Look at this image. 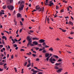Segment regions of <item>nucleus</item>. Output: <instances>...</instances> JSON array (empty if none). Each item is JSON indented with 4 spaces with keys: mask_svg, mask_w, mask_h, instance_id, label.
Instances as JSON below:
<instances>
[{
    "mask_svg": "<svg viewBox=\"0 0 74 74\" xmlns=\"http://www.w3.org/2000/svg\"><path fill=\"white\" fill-rule=\"evenodd\" d=\"M21 16V15L20 14H17V16L18 18H19V17H20Z\"/></svg>",
    "mask_w": 74,
    "mask_h": 74,
    "instance_id": "2eb2a0df",
    "label": "nucleus"
},
{
    "mask_svg": "<svg viewBox=\"0 0 74 74\" xmlns=\"http://www.w3.org/2000/svg\"><path fill=\"white\" fill-rule=\"evenodd\" d=\"M38 45L39 47H40V46H41V44H38Z\"/></svg>",
    "mask_w": 74,
    "mask_h": 74,
    "instance_id": "052dcab7",
    "label": "nucleus"
},
{
    "mask_svg": "<svg viewBox=\"0 0 74 74\" xmlns=\"http://www.w3.org/2000/svg\"><path fill=\"white\" fill-rule=\"evenodd\" d=\"M62 62V60L61 59H59L57 61V62Z\"/></svg>",
    "mask_w": 74,
    "mask_h": 74,
    "instance_id": "bb28decb",
    "label": "nucleus"
},
{
    "mask_svg": "<svg viewBox=\"0 0 74 74\" xmlns=\"http://www.w3.org/2000/svg\"><path fill=\"white\" fill-rule=\"evenodd\" d=\"M14 69L15 70V72H17V69H16V68H14Z\"/></svg>",
    "mask_w": 74,
    "mask_h": 74,
    "instance_id": "f704fd0d",
    "label": "nucleus"
},
{
    "mask_svg": "<svg viewBox=\"0 0 74 74\" xmlns=\"http://www.w3.org/2000/svg\"><path fill=\"white\" fill-rule=\"evenodd\" d=\"M29 32L30 33H33V32H34V31H32V30H30L29 31Z\"/></svg>",
    "mask_w": 74,
    "mask_h": 74,
    "instance_id": "4c0bfd02",
    "label": "nucleus"
},
{
    "mask_svg": "<svg viewBox=\"0 0 74 74\" xmlns=\"http://www.w3.org/2000/svg\"><path fill=\"white\" fill-rule=\"evenodd\" d=\"M14 58V55L12 54V56H11V58L12 59Z\"/></svg>",
    "mask_w": 74,
    "mask_h": 74,
    "instance_id": "c9c22d12",
    "label": "nucleus"
},
{
    "mask_svg": "<svg viewBox=\"0 0 74 74\" xmlns=\"http://www.w3.org/2000/svg\"><path fill=\"white\" fill-rule=\"evenodd\" d=\"M62 69H60L58 70H57V73H60V72H62Z\"/></svg>",
    "mask_w": 74,
    "mask_h": 74,
    "instance_id": "0eeeda50",
    "label": "nucleus"
},
{
    "mask_svg": "<svg viewBox=\"0 0 74 74\" xmlns=\"http://www.w3.org/2000/svg\"><path fill=\"white\" fill-rule=\"evenodd\" d=\"M36 61H39L40 60V59L39 58H37L36 60Z\"/></svg>",
    "mask_w": 74,
    "mask_h": 74,
    "instance_id": "de8ad7c7",
    "label": "nucleus"
},
{
    "mask_svg": "<svg viewBox=\"0 0 74 74\" xmlns=\"http://www.w3.org/2000/svg\"><path fill=\"white\" fill-rule=\"evenodd\" d=\"M71 34H74V32H72L70 33Z\"/></svg>",
    "mask_w": 74,
    "mask_h": 74,
    "instance_id": "774afa93",
    "label": "nucleus"
},
{
    "mask_svg": "<svg viewBox=\"0 0 74 74\" xmlns=\"http://www.w3.org/2000/svg\"><path fill=\"white\" fill-rule=\"evenodd\" d=\"M49 53H46L45 54V56L46 58L48 57V56H49Z\"/></svg>",
    "mask_w": 74,
    "mask_h": 74,
    "instance_id": "9d476101",
    "label": "nucleus"
},
{
    "mask_svg": "<svg viewBox=\"0 0 74 74\" xmlns=\"http://www.w3.org/2000/svg\"><path fill=\"white\" fill-rule=\"evenodd\" d=\"M47 22H49V17L47 18Z\"/></svg>",
    "mask_w": 74,
    "mask_h": 74,
    "instance_id": "72a5a7b5",
    "label": "nucleus"
},
{
    "mask_svg": "<svg viewBox=\"0 0 74 74\" xmlns=\"http://www.w3.org/2000/svg\"><path fill=\"white\" fill-rule=\"evenodd\" d=\"M45 45H46V44H45V43L43 42V46H45Z\"/></svg>",
    "mask_w": 74,
    "mask_h": 74,
    "instance_id": "c03bdc74",
    "label": "nucleus"
},
{
    "mask_svg": "<svg viewBox=\"0 0 74 74\" xmlns=\"http://www.w3.org/2000/svg\"><path fill=\"white\" fill-rule=\"evenodd\" d=\"M45 48H48V47H49V46L46 45L45 46Z\"/></svg>",
    "mask_w": 74,
    "mask_h": 74,
    "instance_id": "3c124183",
    "label": "nucleus"
},
{
    "mask_svg": "<svg viewBox=\"0 0 74 74\" xmlns=\"http://www.w3.org/2000/svg\"><path fill=\"white\" fill-rule=\"evenodd\" d=\"M46 3H48V0H46Z\"/></svg>",
    "mask_w": 74,
    "mask_h": 74,
    "instance_id": "e2e57ef3",
    "label": "nucleus"
},
{
    "mask_svg": "<svg viewBox=\"0 0 74 74\" xmlns=\"http://www.w3.org/2000/svg\"><path fill=\"white\" fill-rule=\"evenodd\" d=\"M42 52L43 53H46L47 51L45 50H44Z\"/></svg>",
    "mask_w": 74,
    "mask_h": 74,
    "instance_id": "cd10ccee",
    "label": "nucleus"
},
{
    "mask_svg": "<svg viewBox=\"0 0 74 74\" xmlns=\"http://www.w3.org/2000/svg\"><path fill=\"white\" fill-rule=\"evenodd\" d=\"M24 3L25 2L24 1H22L21 2L19 8V11L20 12H21L22 10H23V7H24V5L22 4V3Z\"/></svg>",
    "mask_w": 74,
    "mask_h": 74,
    "instance_id": "7ed1b4c3",
    "label": "nucleus"
},
{
    "mask_svg": "<svg viewBox=\"0 0 74 74\" xmlns=\"http://www.w3.org/2000/svg\"><path fill=\"white\" fill-rule=\"evenodd\" d=\"M14 22L15 23L14 25H17V22L16 21V19H14Z\"/></svg>",
    "mask_w": 74,
    "mask_h": 74,
    "instance_id": "1a4fd4ad",
    "label": "nucleus"
},
{
    "mask_svg": "<svg viewBox=\"0 0 74 74\" xmlns=\"http://www.w3.org/2000/svg\"><path fill=\"white\" fill-rule=\"evenodd\" d=\"M22 29H21L19 30L20 33H21L22 32Z\"/></svg>",
    "mask_w": 74,
    "mask_h": 74,
    "instance_id": "37998d69",
    "label": "nucleus"
},
{
    "mask_svg": "<svg viewBox=\"0 0 74 74\" xmlns=\"http://www.w3.org/2000/svg\"><path fill=\"white\" fill-rule=\"evenodd\" d=\"M59 7H58V5H57L56 8V10H58V9H59Z\"/></svg>",
    "mask_w": 74,
    "mask_h": 74,
    "instance_id": "a19ab883",
    "label": "nucleus"
},
{
    "mask_svg": "<svg viewBox=\"0 0 74 74\" xmlns=\"http://www.w3.org/2000/svg\"><path fill=\"white\" fill-rule=\"evenodd\" d=\"M36 9L38 10L39 12L42 11V12H44V8L42 7L41 8L40 7H39V5H37L36 6Z\"/></svg>",
    "mask_w": 74,
    "mask_h": 74,
    "instance_id": "f257e3e1",
    "label": "nucleus"
},
{
    "mask_svg": "<svg viewBox=\"0 0 74 74\" xmlns=\"http://www.w3.org/2000/svg\"><path fill=\"white\" fill-rule=\"evenodd\" d=\"M12 40L13 42L12 44H15V40H13V39L12 38Z\"/></svg>",
    "mask_w": 74,
    "mask_h": 74,
    "instance_id": "4468645a",
    "label": "nucleus"
},
{
    "mask_svg": "<svg viewBox=\"0 0 74 74\" xmlns=\"http://www.w3.org/2000/svg\"><path fill=\"white\" fill-rule=\"evenodd\" d=\"M6 37V36H2V38H3V39H4Z\"/></svg>",
    "mask_w": 74,
    "mask_h": 74,
    "instance_id": "a18cd8bd",
    "label": "nucleus"
},
{
    "mask_svg": "<svg viewBox=\"0 0 74 74\" xmlns=\"http://www.w3.org/2000/svg\"><path fill=\"white\" fill-rule=\"evenodd\" d=\"M27 62H26L24 64V66H26V65L27 64Z\"/></svg>",
    "mask_w": 74,
    "mask_h": 74,
    "instance_id": "7c9ffc66",
    "label": "nucleus"
},
{
    "mask_svg": "<svg viewBox=\"0 0 74 74\" xmlns=\"http://www.w3.org/2000/svg\"><path fill=\"white\" fill-rule=\"evenodd\" d=\"M32 56H34V57H35L36 56V55L34 54H33Z\"/></svg>",
    "mask_w": 74,
    "mask_h": 74,
    "instance_id": "49530a36",
    "label": "nucleus"
},
{
    "mask_svg": "<svg viewBox=\"0 0 74 74\" xmlns=\"http://www.w3.org/2000/svg\"><path fill=\"white\" fill-rule=\"evenodd\" d=\"M33 53H36V51H33Z\"/></svg>",
    "mask_w": 74,
    "mask_h": 74,
    "instance_id": "bf43d9fd",
    "label": "nucleus"
},
{
    "mask_svg": "<svg viewBox=\"0 0 74 74\" xmlns=\"http://www.w3.org/2000/svg\"><path fill=\"white\" fill-rule=\"evenodd\" d=\"M24 73V72L23 71V69H22V72H21V73Z\"/></svg>",
    "mask_w": 74,
    "mask_h": 74,
    "instance_id": "603ef678",
    "label": "nucleus"
},
{
    "mask_svg": "<svg viewBox=\"0 0 74 74\" xmlns=\"http://www.w3.org/2000/svg\"><path fill=\"white\" fill-rule=\"evenodd\" d=\"M15 12H16L15 10H14L13 12V14H14V15H15Z\"/></svg>",
    "mask_w": 74,
    "mask_h": 74,
    "instance_id": "4d7b16f0",
    "label": "nucleus"
},
{
    "mask_svg": "<svg viewBox=\"0 0 74 74\" xmlns=\"http://www.w3.org/2000/svg\"><path fill=\"white\" fill-rule=\"evenodd\" d=\"M52 61H53L54 62H55V61H56V60L54 58H53L52 60Z\"/></svg>",
    "mask_w": 74,
    "mask_h": 74,
    "instance_id": "09e8293b",
    "label": "nucleus"
},
{
    "mask_svg": "<svg viewBox=\"0 0 74 74\" xmlns=\"http://www.w3.org/2000/svg\"><path fill=\"white\" fill-rule=\"evenodd\" d=\"M2 43L3 44H4V40L2 39Z\"/></svg>",
    "mask_w": 74,
    "mask_h": 74,
    "instance_id": "c756f323",
    "label": "nucleus"
},
{
    "mask_svg": "<svg viewBox=\"0 0 74 74\" xmlns=\"http://www.w3.org/2000/svg\"><path fill=\"white\" fill-rule=\"evenodd\" d=\"M39 48H40L39 47H35V49H36V50H38Z\"/></svg>",
    "mask_w": 74,
    "mask_h": 74,
    "instance_id": "473e14b6",
    "label": "nucleus"
},
{
    "mask_svg": "<svg viewBox=\"0 0 74 74\" xmlns=\"http://www.w3.org/2000/svg\"><path fill=\"white\" fill-rule=\"evenodd\" d=\"M68 24H69V25H73V23H72L71 21H69L68 23Z\"/></svg>",
    "mask_w": 74,
    "mask_h": 74,
    "instance_id": "9b49d317",
    "label": "nucleus"
},
{
    "mask_svg": "<svg viewBox=\"0 0 74 74\" xmlns=\"http://www.w3.org/2000/svg\"><path fill=\"white\" fill-rule=\"evenodd\" d=\"M27 40L29 41L27 44V47H29L30 46V44L32 42V38H30V37L29 36H28L27 37Z\"/></svg>",
    "mask_w": 74,
    "mask_h": 74,
    "instance_id": "f03ea898",
    "label": "nucleus"
},
{
    "mask_svg": "<svg viewBox=\"0 0 74 74\" xmlns=\"http://www.w3.org/2000/svg\"><path fill=\"white\" fill-rule=\"evenodd\" d=\"M0 47H3V45H0Z\"/></svg>",
    "mask_w": 74,
    "mask_h": 74,
    "instance_id": "680f3d73",
    "label": "nucleus"
},
{
    "mask_svg": "<svg viewBox=\"0 0 74 74\" xmlns=\"http://www.w3.org/2000/svg\"><path fill=\"white\" fill-rule=\"evenodd\" d=\"M37 71H38L36 70L34 71H33V73H37Z\"/></svg>",
    "mask_w": 74,
    "mask_h": 74,
    "instance_id": "393cba45",
    "label": "nucleus"
},
{
    "mask_svg": "<svg viewBox=\"0 0 74 74\" xmlns=\"http://www.w3.org/2000/svg\"><path fill=\"white\" fill-rule=\"evenodd\" d=\"M61 64V63L60 62L59 63H56V66H58V65H60V64Z\"/></svg>",
    "mask_w": 74,
    "mask_h": 74,
    "instance_id": "dca6fc26",
    "label": "nucleus"
},
{
    "mask_svg": "<svg viewBox=\"0 0 74 74\" xmlns=\"http://www.w3.org/2000/svg\"><path fill=\"white\" fill-rule=\"evenodd\" d=\"M33 44L34 45H38V42L36 41H34L33 42Z\"/></svg>",
    "mask_w": 74,
    "mask_h": 74,
    "instance_id": "423d86ee",
    "label": "nucleus"
},
{
    "mask_svg": "<svg viewBox=\"0 0 74 74\" xmlns=\"http://www.w3.org/2000/svg\"><path fill=\"white\" fill-rule=\"evenodd\" d=\"M34 69H37V70H38V68L37 67L34 66Z\"/></svg>",
    "mask_w": 74,
    "mask_h": 74,
    "instance_id": "79ce46f5",
    "label": "nucleus"
},
{
    "mask_svg": "<svg viewBox=\"0 0 74 74\" xmlns=\"http://www.w3.org/2000/svg\"><path fill=\"white\" fill-rule=\"evenodd\" d=\"M38 74H42V72H39L38 73Z\"/></svg>",
    "mask_w": 74,
    "mask_h": 74,
    "instance_id": "338daca9",
    "label": "nucleus"
},
{
    "mask_svg": "<svg viewBox=\"0 0 74 74\" xmlns=\"http://www.w3.org/2000/svg\"><path fill=\"white\" fill-rule=\"evenodd\" d=\"M4 64V63H3L2 62H0V65H3Z\"/></svg>",
    "mask_w": 74,
    "mask_h": 74,
    "instance_id": "a878e982",
    "label": "nucleus"
},
{
    "mask_svg": "<svg viewBox=\"0 0 74 74\" xmlns=\"http://www.w3.org/2000/svg\"><path fill=\"white\" fill-rule=\"evenodd\" d=\"M30 66H31V63H29L27 66V67H30Z\"/></svg>",
    "mask_w": 74,
    "mask_h": 74,
    "instance_id": "f3484780",
    "label": "nucleus"
},
{
    "mask_svg": "<svg viewBox=\"0 0 74 74\" xmlns=\"http://www.w3.org/2000/svg\"><path fill=\"white\" fill-rule=\"evenodd\" d=\"M52 59H53V57H51V58L49 59V60H52Z\"/></svg>",
    "mask_w": 74,
    "mask_h": 74,
    "instance_id": "c85d7f7f",
    "label": "nucleus"
},
{
    "mask_svg": "<svg viewBox=\"0 0 74 74\" xmlns=\"http://www.w3.org/2000/svg\"><path fill=\"white\" fill-rule=\"evenodd\" d=\"M53 50V48H52V47H51L50 49H49V51H52Z\"/></svg>",
    "mask_w": 74,
    "mask_h": 74,
    "instance_id": "f8f14e48",
    "label": "nucleus"
},
{
    "mask_svg": "<svg viewBox=\"0 0 74 74\" xmlns=\"http://www.w3.org/2000/svg\"><path fill=\"white\" fill-rule=\"evenodd\" d=\"M68 38L69 39H73V38H71L70 37H68Z\"/></svg>",
    "mask_w": 74,
    "mask_h": 74,
    "instance_id": "864d4df0",
    "label": "nucleus"
},
{
    "mask_svg": "<svg viewBox=\"0 0 74 74\" xmlns=\"http://www.w3.org/2000/svg\"><path fill=\"white\" fill-rule=\"evenodd\" d=\"M63 2H64L65 3H67V2L66 0H64L63 1Z\"/></svg>",
    "mask_w": 74,
    "mask_h": 74,
    "instance_id": "2f4dec72",
    "label": "nucleus"
},
{
    "mask_svg": "<svg viewBox=\"0 0 74 74\" xmlns=\"http://www.w3.org/2000/svg\"><path fill=\"white\" fill-rule=\"evenodd\" d=\"M49 58H51V56H49L47 58L46 60H47V61H48V60H49Z\"/></svg>",
    "mask_w": 74,
    "mask_h": 74,
    "instance_id": "4be33fe9",
    "label": "nucleus"
},
{
    "mask_svg": "<svg viewBox=\"0 0 74 74\" xmlns=\"http://www.w3.org/2000/svg\"><path fill=\"white\" fill-rule=\"evenodd\" d=\"M31 54H32V53H31V52H29V53H27V55H28L29 56H30V55H31Z\"/></svg>",
    "mask_w": 74,
    "mask_h": 74,
    "instance_id": "6ab92c4d",
    "label": "nucleus"
},
{
    "mask_svg": "<svg viewBox=\"0 0 74 74\" xmlns=\"http://www.w3.org/2000/svg\"><path fill=\"white\" fill-rule=\"evenodd\" d=\"M49 61H50V62H51V63H52L53 64V63H55V62H53V61H52V60H50Z\"/></svg>",
    "mask_w": 74,
    "mask_h": 74,
    "instance_id": "5701e85b",
    "label": "nucleus"
},
{
    "mask_svg": "<svg viewBox=\"0 0 74 74\" xmlns=\"http://www.w3.org/2000/svg\"><path fill=\"white\" fill-rule=\"evenodd\" d=\"M39 51H42V49H39Z\"/></svg>",
    "mask_w": 74,
    "mask_h": 74,
    "instance_id": "13d9d810",
    "label": "nucleus"
},
{
    "mask_svg": "<svg viewBox=\"0 0 74 74\" xmlns=\"http://www.w3.org/2000/svg\"><path fill=\"white\" fill-rule=\"evenodd\" d=\"M56 40H57V41L58 40H60V39H59V38H57L56 39Z\"/></svg>",
    "mask_w": 74,
    "mask_h": 74,
    "instance_id": "69168bd1",
    "label": "nucleus"
},
{
    "mask_svg": "<svg viewBox=\"0 0 74 74\" xmlns=\"http://www.w3.org/2000/svg\"><path fill=\"white\" fill-rule=\"evenodd\" d=\"M53 57H55V58H57V59L59 58V57L58 56H57L54 55L53 56Z\"/></svg>",
    "mask_w": 74,
    "mask_h": 74,
    "instance_id": "ddd939ff",
    "label": "nucleus"
},
{
    "mask_svg": "<svg viewBox=\"0 0 74 74\" xmlns=\"http://www.w3.org/2000/svg\"><path fill=\"white\" fill-rule=\"evenodd\" d=\"M60 12H64V10L62 9V10H61L60 11Z\"/></svg>",
    "mask_w": 74,
    "mask_h": 74,
    "instance_id": "ea45409f",
    "label": "nucleus"
},
{
    "mask_svg": "<svg viewBox=\"0 0 74 74\" xmlns=\"http://www.w3.org/2000/svg\"><path fill=\"white\" fill-rule=\"evenodd\" d=\"M13 46L14 47H17V45L16 44H14L13 45Z\"/></svg>",
    "mask_w": 74,
    "mask_h": 74,
    "instance_id": "412c9836",
    "label": "nucleus"
},
{
    "mask_svg": "<svg viewBox=\"0 0 74 74\" xmlns=\"http://www.w3.org/2000/svg\"><path fill=\"white\" fill-rule=\"evenodd\" d=\"M55 69L57 70H58V69H59V67L57 66H56L55 67Z\"/></svg>",
    "mask_w": 74,
    "mask_h": 74,
    "instance_id": "a211bd4d",
    "label": "nucleus"
},
{
    "mask_svg": "<svg viewBox=\"0 0 74 74\" xmlns=\"http://www.w3.org/2000/svg\"><path fill=\"white\" fill-rule=\"evenodd\" d=\"M39 42H40V43H42L45 41V40L43 39H40L39 40Z\"/></svg>",
    "mask_w": 74,
    "mask_h": 74,
    "instance_id": "39448f33",
    "label": "nucleus"
},
{
    "mask_svg": "<svg viewBox=\"0 0 74 74\" xmlns=\"http://www.w3.org/2000/svg\"><path fill=\"white\" fill-rule=\"evenodd\" d=\"M37 10H34L33 11H32V12H34V11H36Z\"/></svg>",
    "mask_w": 74,
    "mask_h": 74,
    "instance_id": "0e129e2a",
    "label": "nucleus"
},
{
    "mask_svg": "<svg viewBox=\"0 0 74 74\" xmlns=\"http://www.w3.org/2000/svg\"><path fill=\"white\" fill-rule=\"evenodd\" d=\"M20 22L21 24V25H23V24L22 23L21 21H20Z\"/></svg>",
    "mask_w": 74,
    "mask_h": 74,
    "instance_id": "5fc2aeb1",
    "label": "nucleus"
},
{
    "mask_svg": "<svg viewBox=\"0 0 74 74\" xmlns=\"http://www.w3.org/2000/svg\"><path fill=\"white\" fill-rule=\"evenodd\" d=\"M4 32H6V33H8V34H10V33H9V32H8V31H5Z\"/></svg>",
    "mask_w": 74,
    "mask_h": 74,
    "instance_id": "8fccbe9b",
    "label": "nucleus"
},
{
    "mask_svg": "<svg viewBox=\"0 0 74 74\" xmlns=\"http://www.w3.org/2000/svg\"><path fill=\"white\" fill-rule=\"evenodd\" d=\"M29 45H30L31 47H33L34 46V44H32V43H30Z\"/></svg>",
    "mask_w": 74,
    "mask_h": 74,
    "instance_id": "aec40b11",
    "label": "nucleus"
},
{
    "mask_svg": "<svg viewBox=\"0 0 74 74\" xmlns=\"http://www.w3.org/2000/svg\"><path fill=\"white\" fill-rule=\"evenodd\" d=\"M2 14H3V13L2 12H0V15H2Z\"/></svg>",
    "mask_w": 74,
    "mask_h": 74,
    "instance_id": "6e6d98bb",
    "label": "nucleus"
},
{
    "mask_svg": "<svg viewBox=\"0 0 74 74\" xmlns=\"http://www.w3.org/2000/svg\"><path fill=\"white\" fill-rule=\"evenodd\" d=\"M20 51H25V50H24V49H20Z\"/></svg>",
    "mask_w": 74,
    "mask_h": 74,
    "instance_id": "e433bc0d",
    "label": "nucleus"
},
{
    "mask_svg": "<svg viewBox=\"0 0 74 74\" xmlns=\"http://www.w3.org/2000/svg\"><path fill=\"white\" fill-rule=\"evenodd\" d=\"M32 40H38L39 39L37 38H32Z\"/></svg>",
    "mask_w": 74,
    "mask_h": 74,
    "instance_id": "6e6552de",
    "label": "nucleus"
},
{
    "mask_svg": "<svg viewBox=\"0 0 74 74\" xmlns=\"http://www.w3.org/2000/svg\"><path fill=\"white\" fill-rule=\"evenodd\" d=\"M3 9H5L6 8V5H4L3 6Z\"/></svg>",
    "mask_w": 74,
    "mask_h": 74,
    "instance_id": "b1692460",
    "label": "nucleus"
},
{
    "mask_svg": "<svg viewBox=\"0 0 74 74\" xmlns=\"http://www.w3.org/2000/svg\"><path fill=\"white\" fill-rule=\"evenodd\" d=\"M13 2V0H10V3H12Z\"/></svg>",
    "mask_w": 74,
    "mask_h": 74,
    "instance_id": "58836bf2",
    "label": "nucleus"
},
{
    "mask_svg": "<svg viewBox=\"0 0 74 74\" xmlns=\"http://www.w3.org/2000/svg\"><path fill=\"white\" fill-rule=\"evenodd\" d=\"M7 8L10 10H14V6L12 5H8Z\"/></svg>",
    "mask_w": 74,
    "mask_h": 74,
    "instance_id": "20e7f679",
    "label": "nucleus"
}]
</instances>
